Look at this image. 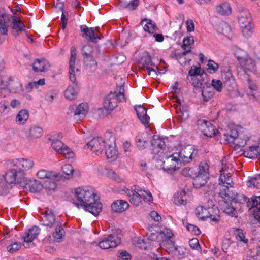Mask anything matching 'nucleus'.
I'll return each instance as SVG.
<instances>
[{
  "instance_id": "1",
  "label": "nucleus",
  "mask_w": 260,
  "mask_h": 260,
  "mask_svg": "<svg viewBox=\"0 0 260 260\" xmlns=\"http://www.w3.org/2000/svg\"><path fill=\"white\" fill-rule=\"evenodd\" d=\"M75 196L80 203L74 202L75 206L78 208H83L96 216L102 211L101 203L96 198V194L92 189L78 188L75 190Z\"/></svg>"
},
{
  "instance_id": "2",
  "label": "nucleus",
  "mask_w": 260,
  "mask_h": 260,
  "mask_svg": "<svg viewBox=\"0 0 260 260\" xmlns=\"http://www.w3.org/2000/svg\"><path fill=\"white\" fill-rule=\"evenodd\" d=\"M23 178L22 173L18 174L14 169L10 170L5 175H0V194H7L11 184L20 183Z\"/></svg>"
},
{
  "instance_id": "3",
  "label": "nucleus",
  "mask_w": 260,
  "mask_h": 260,
  "mask_svg": "<svg viewBox=\"0 0 260 260\" xmlns=\"http://www.w3.org/2000/svg\"><path fill=\"white\" fill-rule=\"evenodd\" d=\"M237 17L243 36L247 38L250 37L252 34V18L249 11L246 9H239Z\"/></svg>"
},
{
  "instance_id": "4",
  "label": "nucleus",
  "mask_w": 260,
  "mask_h": 260,
  "mask_svg": "<svg viewBox=\"0 0 260 260\" xmlns=\"http://www.w3.org/2000/svg\"><path fill=\"white\" fill-rule=\"evenodd\" d=\"M179 155L176 153L169 155L165 158V160H156V167L162 168L168 173L172 172L180 168Z\"/></svg>"
},
{
  "instance_id": "5",
  "label": "nucleus",
  "mask_w": 260,
  "mask_h": 260,
  "mask_svg": "<svg viewBox=\"0 0 260 260\" xmlns=\"http://www.w3.org/2000/svg\"><path fill=\"white\" fill-rule=\"evenodd\" d=\"M124 99V87L120 86L118 93L117 91L110 92L104 99V108L110 112L117 106V102H122Z\"/></svg>"
},
{
  "instance_id": "6",
  "label": "nucleus",
  "mask_w": 260,
  "mask_h": 260,
  "mask_svg": "<svg viewBox=\"0 0 260 260\" xmlns=\"http://www.w3.org/2000/svg\"><path fill=\"white\" fill-rule=\"evenodd\" d=\"M208 166L207 164H200L198 168V174L193 177V185L196 188H200L204 186L208 179Z\"/></svg>"
},
{
  "instance_id": "7",
  "label": "nucleus",
  "mask_w": 260,
  "mask_h": 260,
  "mask_svg": "<svg viewBox=\"0 0 260 260\" xmlns=\"http://www.w3.org/2000/svg\"><path fill=\"white\" fill-rule=\"evenodd\" d=\"M219 196L224 199V201H237L240 203L246 202L247 198L244 196H238V194L233 191V188L232 186L228 187L225 186L224 188L220 190Z\"/></svg>"
},
{
  "instance_id": "8",
  "label": "nucleus",
  "mask_w": 260,
  "mask_h": 260,
  "mask_svg": "<svg viewBox=\"0 0 260 260\" xmlns=\"http://www.w3.org/2000/svg\"><path fill=\"white\" fill-rule=\"evenodd\" d=\"M180 162L183 164L189 163L198 156V151L192 145H187L181 149L178 153Z\"/></svg>"
},
{
  "instance_id": "9",
  "label": "nucleus",
  "mask_w": 260,
  "mask_h": 260,
  "mask_svg": "<svg viewBox=\"0 0 260 260\" xmlns=\"http://www.w3.org/2000/svg\"><path fill=\"white\" fill-rule=\"evenodd\" d=\"M42 215L41 221L44 226L52 228L61 222L59 217L56 216L52 210L49 208H46Z\"/></svg>"
},
{
  "instance_id": "10",
  "label": "nucleus",
  "mask_w": 260,
  "mask_h": 260,
  "mask_svg": "<svg viewBox=\"0 0 260 260\" xmlns=\"http://www.w3.org/2000/svg\"><path fill=\"white\" fill-rule=\"evenodd\" d=\"M80 29L83 33L82 36L85 37L88 41L96 43L98 40L101 39L99 35V27L88 28L86 25H81Z\"/></svg>"
},
{
  "instance_id": "11",
  "label": "nucleus",
  "mask_w": 260,
  "mask_h": 260,
  "mask_svg": "<svg viewBox=\"0 0 260 260\" xmlns=\"http://www.w3.org/2000/svg\"><path fill=\"white\" fill-rule=\"evenodd\" d=\"M106 142L102 138L97 137L89 141L87 145L94 153L99 155L106 147Z\"/></svg>"
},
{
  "instance_id": "12",
  "label": "nucleus",
  "mask_w": 260,
  "mask_h": 260,
  "mask_svg": "<svg viewBox=\"0 0 260 260\" xmlns=\"http://www.w3.org/2000/svg\"><path fill=\"white\" fill-rule=\"evenodd\" d=\"M120 243V239L116 235L111 234L99 242V246L107 249L117 246Z\"/></svg>"
},
{
  "instance_id": "13",
  "label": "nucleus",
  "mask_w": 260,
  "mask_h": 260,
  "mask_svg": "<svg viewBox=\"0 0 260 260\" xmlns=\"http://www.w3.org/2000/svg\"><path fill=\"white\" fill-rule=\"evenodd\" d=\"M198 128L206 136L211 137L215 135V129L210 122L200 119L197 122Z\"/></svg>"
},
{
  "instance_id": "14",
  "label": "nucleus",
  "mask_w": 260,
  "mask_h": 260,
  "mask_svg": "<svg viewBox=\"0 0 260 260\" xmlns=\"http://www.w3.org/2000/svg\"><path fill=\"white\" fill-rule=\"evenodd\" d=\"M240 203L233 201L230 203L227 201H224L222 205V210L223 212L233 217H237L238 213L237 210L240 209Z\"/></svg>"
},
{
  "instance_id": "15",
  "label": "nucleus",
  "mask_w": 260,
  "mask_h": 260,
  "mask_svg": "<svg viewBox=\"0 0 260 260\" xmlns=\"http://www.w3.org/2000/svg\"><path fill=\"white\" fill-rule=\"evenodd\" d=\"M10 25L12 29L11 32L15 38L19 37L23 32H24L27 35L25 26L23 22L20 20L18 17L14 18L13 22L11 23Z\"/></svg>"
},
{
  "instance_id": "16",
  "label": "nucleus",
  "mask_w": 260,
  "mask_h": 260,
  "mask_svg": "<svg viewBox=\"0 0 260 260\" xmlns=\"http://www.w3.org/2000/svg\"><path fill=\"white\" fill-rule=\"evenodd\" d=\"M136 145L140 150L146 149L151 144V137L147 133L138 134L135 139Z\"/></svg>"
},
{
  "instance_id": "17",
  "label": "nucleus",
  "mask_w": 260,
  "mask_h": 260,
  "mask_svg": "<svg viewBox=\"0 0 260 260\" xmlns=\"http://www.w3.org/2000/svg\"><path fill=\"white\" fill-rule=\"evenodd\" d=\"M106 147L104 149L105 154L110 161H113L116 159L118 154L116 149V145L113 139V142H106Z\"/></svg>"
},
{
  "instance_id": "18",
  "label": "nucleus",
  "mask_w": 260,
  "mask_h": 260,
  "mask_svg": "<svg viewBox=\"0 0 260 260\" xmlns=\"http://www.w3.org/2000/svg\"><path fill=\"white\" fill-rule=\"evenodd\" d=\"M50 65L45 59H37L32 63V69L35 72H46L49 70Z\"/></svg>"
},
{
  "instance_id": "19",
  "label": "nucleus",
  "mask_w": 260,
  "mask_h": 260,
  "mask_svg": "<svg viewBox=\"0 0 260 260\" xmlns=\"http://www.w3.org/2000/svg\"><path fill=\"white\" fill-rule=\"evenodd\" d=\"M155 64L151 61V56L147 53L144 54L139 61V68L143 71L149 69Z\"/></svg>"
},
{
  "instance_id": "20",
  "label": "nucleus",
  "mask_w": 260,
  "mask_h": 260,
  "mask_svg": "<svg viewBox=\"0 0 260 260\" xmlns=\"http://www.w3.org/2000/svg\"><path fill=\"white\" fill-rule=\"evenodd\" d=\"M243 154L249 158H260V143L256 146L249 147L243 151Z\"/></svg>"
},
{
  "instance_id": "21",
  "label": "nucleus",
  "mask_w": 260,
  "mask_h": 260,
  "mask_svg": "<svg viewBox=\"0 0 260 260\" xmlns=\"http://www.w3.org/2000/svg\"><path fill=\"white\" fill-rule=\"evenodd\" d=\"M82 53L84 57H88V56H95V57H99L100 50L99 47L95 46L94 47L90 46L89 44L84 45L82 49Z\"/></svg>"
},
{
  "instance_id": "22",
  "label": "nucleus",
  "mask_w": 260,
  "mask_h": 260,
  "mask_svg": "<svg viewBox=\"0 0 260 260\" xmlns=\"http://www.w3.org/2000/svg\"><path fill=\"white\" fill-rule=\"evenodd\" d=\"M128 203L123 200H117L114 202L111 205L112 210L115 212H122L128 209Z\"/></svg>"
},
{
  "instance_id": "23",
  "label": "nucleus",
  "mask_w": 260,
  "mask_h": 260,
  "mask_svg": "<svg viewBox=\"0 0 260 260\" xmlns=\"http://www.w3.org/2000/svg\"><path fill=\"white\" fill-rule=\"evenodd\" d=\"M135 109L139 119L144 125L147 124L149 120V117L147 115L146 109L141 105L136 106Z\"/></svg>"
},
{
  "instance_id": "24",
  "label": "nucleus",
  "mask_w": 260,
  "mask_h": 260,
  "mask_svg": "<svg viewBox=\"0 0 260 260\" xmlns=\"http://www.w3.org/2000/svg\"><path fill=\"white\" fill-rule=\"evenodd\" d=\"M43 129L38 126H32L29 128L26 137L28 140H33L40 137L43 135Z\"/></svg>"
},
{
  "instance_id": "25",
  "label": "nucleus",
  "mask_w": 260,
  "mask_h": 260,
  "mask_svg": "<svg viewBox=\"0 0 260 260\" xmlns=\"http://www.w3.org/2000/svg\"><path fill=\"white\" fill-rule=\"evenodd\" d=\"M39 233V228L37 226H33L28 231L26 236L24 237V242H26L27 245L31 243L38 236Z\"/></svg>"
},
{
  "instance_id": "26",
  "label": "nucleus",
  "mask_w": 260,
  "mask_h": 260,
  "mask_svg": "<svg viewBox=\"0 0 260 260\" xmlns=\"http://www.w3.org/2000/svg\"><path fill=\"white\" fill-rule=\"evenodd\" d=\"M135 192H129L127 193V195L129 196V202L133 204L135 206H139L141 203V197L139 196L140 195V189L138 190L136 189H134Z\"/></svg>"
},
{
  "instance_id": "27",
  "label": "nucleus",
  "mask_w": 260,
  "mask_h": 260,
  "mask_svg": "<svg viewBox=\"0 0 260 260\" xmlns=\"http://www.w3.org/2000/svg\"><path fill=\"white\" fill-rule=\"evenodd\" d=\"M174 202L176 205H185L186 203V192L184 190L178 191L174 196Z\"/></svg>"
},
{
  "instance_id": "28",
  "label": "nucleus",
  "mask_w": 260,
  "mask_h": 260,
  "mask_svg": "<svg viewBox=\"0 0 260 260\" xmlns=\"http://www.w3.org/2000/svg\"><path fill=\"white\" fill-rule=\"evenodd\" d=\"M76 60V50L75 47H72L71 49V57L69 60V71L76 72H79V69L77 67H75Z\"/></svg>"
},
{
  "instance_id": "29",
  "label": "nucleus",
  "mask_w": 260,
  "mask_h": 260,
  "mask_svg": "<svg viewBox=\"0 0 260 260\" xmlns=\"http://www.w3.org/2000/svg\"><path fill=\"white\" fill-rule=\"evenodd\" d=\"M97 57L95 56H88L84 57V64L87 69L90 71H95L97 67V62L95 59Z\"/></svg>"
},
{
  "instance_id": "30",
  "label": "nucleus",
  "mask_w": 260,
  "mask_h": 260,
  "mask_svg": "<svg viewBox=\"0 0 260 260\" xmlns=\"http://www.w3.org/2000/svg\"><path fill=\"white\" fill-rule=\"evenodd\" d=\"M159 235L164 241H169L168 243H171L175 250H178V247L175 246V242L172 240H170L173 236V234L170 229H164V230L160 232Z\"/></svg>"
},
{
  "instance_id": "31",
  "label": "nucleus",
  "mask_w": 260,
  "mask_h": 260,
  "mask_svg": "<svg viewBox=\"0 0 260 260\" xmlns=\"http://www.w3.org/2000/svg\"><path fill=\"white\" fill-rule=\"evenodd\" d=\"M88 112V107L86 104L81 103L76 107L74 111V115H79L81 118L85 117Z\"/></svg>"
},
{
  "instance_id": "32",
  "label": "nucleus",
  "mask_w": 260,
  "mask_h": 260,
  "mask_svg": "<svg viewBox=\"0 0 260 260\" xmlns=\"http://www.w3.org/2000/svg\"><path fill=\"white\" fill-rule=\"evenodd\" d=\"M29 113L26 109H22L19 111L16 117V122L20 124H24L28 120Z\"/></svg>"
},
{
  "instance_id": "33",
  "label": "nucleus",
  "mask_w": 260,
  "mask_h": 260,
  "mask_svg": "<svg viewBox=\"0 0 260 260\" xmlns=\"http://www.w3.org/2000/svg\"><path fill=\"white\" fill-rule=\"evenodd\" d=\"M216 12L222 15H229L232 12V9L228 3H223L216 7Z\"/></svg>"
},
{
  "instance_id": "34",
  "label": "nucleus",
  "mask_w": 260,
  "mask_h": 260,
  "mask_svg": "<svg viewBox=\"0 0 260 260\" xmlns=\"http://www.w3.org/2000/svg\"><path fill=\"white\" fill-rule=\"evenodd\" d=\"M37 177L41 179H55L57 178L58 175L53 172H49L44 169L40 170L37 173Z\"/></svg>"
},
{
  "instance_id": "35",
  "label": "nucleus",
  "mask_w": 260,
  "mask_h": 260,
  "mask_svg": "<svg viewBox=\"0 0 260 260\" xmlns=\"http://www.w3.org/2000/svg\"><path fill=\"white\" fill-rule=\"evenodd\" d=\"M241 64L245 71L254 72L256 71L255 63L253 60L250 58H245L243 61H241Z\"/></svg>"
},
{
  "instance_id": "36",
  "label": "nucleus",
  "mask_w": 260,
  "mask_h": 260,
  "mask_svg": "<svg viewBox=\"0 0 260 260\" xmlns=\"http://www.w3.org/2000/svg\"><path fill=\"white\" fill-rule=\"evenodd\" d=\"M55 228V232L52 233L53 240L56 242H59L62 239V236L64 233L63 229L62 226V223L54 226Z\"/></svg>"
},
{
  "instance_id": "37",
  "label": "nucleus",
  "mask_w": 260,
  "mask_h": 260,
  "mask_svg": "<svg viewBox=\"0 0 260 260\" xmlns=\"http://www.w3.org/2000/svg\"><path fill=\"white\" fill-rule=\"evenodd\" d=\"M196 215L202 220H205L206 218H211V215L209 211L202 206L198 207L196 209Z\"/></svg>"
},
{
  "instance_id": "38",
  "label": "nucleus",
  "mask_w": 260,
  "mask_h": 260,
  "mask_svg": "<svg viewBox=\"0 0 260 260\" xmlns=\"http://www.w3.org/2000/svg\"><path fill=\"white\" fill-rule=\"evenodd\" d=\"M26 185L29 188L30 191L33 192L39 191L43 188L42 184L36 179L29 180L26 183Z\"/></svg>"
},
{
  "instance_id": "39",
  "label": "nucleus",
  "mask_w": 260,
  "mask_h": 260,
  "mask_svg": "<svg viewBox=\"0 0 260 260\" xmlns=\"http://www.w3.org/2000/svg\"><path fill=\"white\" fill-rule=\"evenodd\" d=\"M146 21L147 22L145 24H144L143 27L144 30L148 31L149 33H154L157 29L154 22L151 20L145 18L142 20L141 24L143 25L144 22Z\"/></svg>"
},
{
  "instance_id": "40",
  "label": "nucleus",
  "mask_w": 260,
  "mask_h": 260,
  "mask_svg": "<svg viewBox=\"0 0 260 260\" xmlns=\"http://www.w3.org/2000/svg\"><path fill=\"white\" fill-rule=\"evenodd\" d=\"M12 163L14 167V168H12V169L15 170L18 174L20 172L22 173L23 177L22 182L24 181L25 177L24 174L23 173L24 170H23V165H22V162L21 161V158L14 159L12 160Z\"/></svg>"
},
{
  "instance_id": "41",
  "label": "nucleus",
  "mask_w": 260,
  "mask_h": 260,
  "mask_svg": "<svg viewBox=\"0 0 260 260\" xmlns=\"http://www.w3.org/2000/svg\"><path fill=\"white\" fill-rule=\"evenodd\" d=\"M202 95L204 101H208L213 96V91L212 87L210 86L204 85L202 91Z\"/></svg>"
},
{
  "instance_id": "42",
  "label": "nucleus",
  "mask_w": 260,
  "mask_h": 260,
  "mask_svg": "<svg viewBox=\"0 0 260 260\" xmlns=\"http://www.w3.org/2000/svg\"><path fill=\"white\" fill-rule=\"evenodd\" d=\"M247 206L249 208L255 207L254 210L258 211V207H260V196H252L250 200L247 202Z\"/></svg>"
},
{
  "instance_id": "43",
  "label": "nucleus",
  "mask_w": 260,
  "mask_h": 260,
  "mask_svg": "<svg viewBox=\"0 0 260 260\" xmlns=\"http://www.w3.org/2000/svg\"><path fill=\"white\" fill-rule=\"evenodd\" d=\"M54 179H47L42 184L43 187L49 191H54L57 187L56 182Z\"/></svg>"
},
{
  "instance_id": "44",
  "label": "nucleus",
  "mask_w": 260,
  "mask_h": 260,
  "mask_svg": "<svg viewBox=\"0 0 260 260\" xmlns=\"http://www.w3.org/2000/svg\"><path fill=\"white\" fill-rule=\"evenodd\" d=\"M218 31L223 35L229 37L231 33V29L228 24L222 22L219 24Z\"/></svg>"
},
{
  "instance_id": "45",
  "label": "nucleus",
  "mask_w": 260,
  "mask_h": 260,
  "mask_svg": "<svg viewBox=\"0 0 260 260\" xmlns=\"http://www.w3.org/2000/svg\"><path fill=\"white\" fill-rule=\"evenodd\" d=\"M121 6L125 8H129L133 10L138 5V0H119Z\"/></svg>"
},
{
  "instance_id": "46",
  "label": "nucleus",
  "mask_w": 260,
  "mask_h": 260,
  "mask_svg": "<svg viewBox=\"0 0 260 260\" xmlns=\"http://www.w3.org/2000/svg\"><path fill=\"white\" fill-rule=\"evenodd\" d=\"M219 184H223V186L231 185L232 183V180L229 173L224 174V173L221 174L219 178Z\"/></svg>"
},
{
  "instance_id": "47",
  "label": "nucleus",
  "mask_w": 260,
  "mask_h": 260,
  "mask_svg": "<svg viewBox=\"0 0 260 260\" xmlns=\"http://www.w3.org/2000/svg\"><path fill=\"white\" fill-rule=\"evenodd\" d=\"M77 92L73 86H69L64 91V96L68 100H74L77 96Z\"/></svg>"
},
{
  "instance_id": "48",
  "label": "nucleus",
  "mask_w": 260,
  "mask_h": 260,
  "mask_svg": "<svg viewBox=\"0 0 260 260\" xmlns=\"http://www.w3.org/2000/svg\"><path fill=\"white\" fill-rule=\"evenodd\" d=\"M174 107L176 109L177 113L178 114V116L181 121H184L188 118L189 113L187 110L184 108L181 109L180 107L178 109V106L176 105H174Z\"/></svg>"
},
{
  "instance_id": "49",
  "label": "nucleus",
  "mask_w": 260,
  "mask_h": 260,
  "mask_svg": "<svg viewBox=\"0 0 260 260\" xmlns=\"http://www.w3.org/2000/svg\"><path fill=\"white\" fill-rule=\"evenodd\" d=\"M247 185L249 187H258L260 185V174L251 177L247 181Z\"/></svg>"
},
{
  "instance_id": "50",
  "label": "nucleus",
  "mask_w": 260,
  "mask_h": 260,
  "mask_svg": "<svg viewBox=\"0 0 260 260\" xmlns=\"http://www.w3.org/2000/svg\"><path fill=\"white\" fill-rule=\"evenodd\" d=\"M198 169L195 168L185 167L182 170V174L184 176L193 178L197 174V170Z\"/></svg>"
},
{
  "instance_id": "51",
  "label": "nucleus",
  "mask_w": 260,
  "mask_h": 260,
  "mask_svg": "<svg viewBox=\"0 0 260 260\" xmlns=\"http://www.w3.org/2000/svg\"><path fill=\"white\" fill-rule=\"evenodd\" d=\"M236 239L243 243L246 244L248 242V239L245 238V234L241 229H237L235 233Z\"/></svg>"
},
{
  "instance_id": "52",
  "label": "nucleus",
  "mask_w": 260,
  "mask_h": 260,
  "mask_svg": "<svg viewBox=\"0 0 260 260\" xmlns=\"http://www.w3.org/2000/svg\"><path fill=\"white\" fill-rule=\"evenodd\" d=\"M52 147L57 152L59 153L61 149L64 148V145L63 143L57 139L53 140L52 142Z\"/></svg>"
},
{
  "instance_id": "53",
  "label": "nucleus",
  "mask_w": 260,
  "mask_h": 260,
  "mask_svg": "<svg viewBox=\"0 0 260 260\" xmlns=\"http://www.w3.org/2000/svg\"><path fill=\"white\" fill-rule=\"evenodd\" d=\"M14 18H17V17L14 15H10L6 13H3L0 15V20H2V22L6 24L13 22Z\"/></svg>"
},
{
  "instance_id": "54",
  "label": "nucleus",
  "mask_w": 260,
  "mask_h": 260,
  "mask_svg": "<svg viewBox=\"0 0 260 260\" xmlns=\"http://www.w3.org/2000/svg\"><path fill=\"white\" fill-rule=\"evenodd\" d=\"M64 157L67 158H72L74 157V152L67 146L64 145V148L61 149V151L59 152Z\"/></svg>"
},
{
  "instance_id": "55",
  "label": "nucleus",
  "mask_w": 260,
  "mask_h": 260,
  "mask_svg": "<svg viewBox=\"0 0 260 260\" xmlns=\"http://www.w3.org/2000/svg\"><path fill=\"white\" fill-rule=\"evenodd\" d=\"M204 72V71L201 69L200 67H197L195 66H192L189 71L188 74L190 76H194L196 75H202Z\"/></svg>"
},
{
  "instance_id": "56",
  "label": "nucleus",
  "mask_w": 260,
  "mask_h": 260,
  "mask_svg": "<svg viewBox=\"0 0 260 260\" xmlns=\"http://www.w3.org/2000/svg\"><path fill=\"white\" fill-rule=\"evenodd\" d=\"M21 161L23 165V170L24 171L29 170L31 169L34 165V162L32 160L27 158H21Z\"/></svg>"
},
{
  "instance_id": "57",
  "label": "nucleus",
  "mask_w": 260,
  "mask_h": 260,
  "mask_svg": "<svg viewBox=\"0 0 260 260\" xmlns=\"http://www.w3.org/2000/svg\"><path fill=\"white\" fill-rule=\"evenodd\" d=\"M238 132L236 129H232L230 133H227V140L229 142L234 143L235 139L238 137Z\"/></svg>"
},
{
  "instance_id": "58",
  "label": "nucleus",
  "mask_w": 260,
  "mask_h": 260,
  "mask_svg": "<svg viewBox=\"0 0 260 260\" xmlns=\"http://www.w3.org/2000/svg\"><path fill=\"white\" fill-rule=\"evenodd\" d=\"M139 196L141 197V198L146 202H151L153 200L152 196L149 191L140 189V195Z\"/></svg>"
},
{
  "instance_id": "59",
  "label": "nucleus",
  "mask_w": 260,
  "mask_h": 260,
  "mask_svg": "<svg viewBox=\"0 0 260 260\" xmlns=\"http://www.w3.org/2000/svg\"><path fill=\"white\" fill-rule=\"evenodd\" d=\"M110 111L103 108H99L95 110V114L99 117L103 118L108 115Z\"/></svg>"
},
{
  "instance_id": "60",
  "label": "nucleus",
  "mask_w": 260,
  "mask_h": 260,
  "mask_svg": "<svg viewBox=\"0 0 260 260\" xmlns=\"http://www.w3.org/2000/svg\"><path fill=\"white\" fill-rule=\"evenodd\" d=\"M194 43V39L192 37H189L184 38L183 41V45L182 47L184 50H186L187 48H190L189 46Z\"/></svg>"
},
{
  "instance_id": "61",
  "label": "nucleus",
  "mask_w": 260,
  "mask_h": 260,
  "mask_svg": "<svg viewBox=\"0 0 260 260\" xmlns=\"http://www.w3.org/2000/svg\"><path fill=\"white\" fill-rule=\"evenodd\" d=\"M118 257L119 260H131V255L125 250L119 251L118 252Z\"/></svg>"
},
{
  "instance_id": "62",
  "label": "nucleus",
  "mask_w": 260,
  "mask_h": 260,
  "mask_svg": "<svg viewBox=\"0 0 260 260\" xmlns=\"http://www.w3.org/2000/svg\"><path fill=\"white\" fill-rule=\"evenodd\" d=\"M62 171L66 175L71 176L74 172V168L70 164H66L62 167Z\"/></svg>"
},
{
  "instance_id": "63",
  "label": "nucleus",
  "mask_w": 260,
  "mask_h": 260,
  "mask_svg": "<svg viewBox=\"0 0 260 260\" xmlns=\"http://www.w3.org/2000/svg\"><path fill=\"white\" fill-rule=\"evenodd\" d=\"M21 246V243L14 242L7 247V250L10 253H14L18 250Z\"/></svg>"
},
{
  "instance_id": "64",
  "label": "nucleus",
  "mask_w": 260,
  "mask_h": 260,
  "mask_svg": "<svg viewBox=\"0 0 260 260\" xmlns=\"http://www.w3.org/2000/svg\"><path fill=\"white\" fill-rule=\"evenodd\" d=\"M208 70H210V73H215L218 69V64L213 61L209 60L207 64Z\"/></svg>"
}]
</instances>
